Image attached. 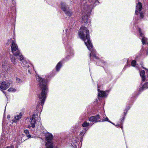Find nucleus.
<instances>
[{
    "mask_svg": "<svg viewBox=\"0 0 148 148\" xmlns=\"http://www.w3.org/2000/svg\"><path fill=\"white\" fill-rule=\"evenodd\" d=\"M143 68L144 69H145V68H144V67H143Z\"/></svg>",
    "mask_w": 148,
    "mask_h": 148,
    "instance_id": "2f4dec72",
    "label": "nucleus"
},
{
    "mask_svg": "<svg viewBox=\"0 0 148 148\" xmlns=\"http://www.w3.org/2000/svg\"><path fill=\"white\" fill-rule=\"evenodd\" d=\"M145 85L148 88V82H147V83H146L145 84Z\"/></svg>",
    "mask_w": 148,
    "mask_h": 148,
    "instance_id": "a878e982",
    "label": "nucleus"
},
{
    "mask_svg": "<svg viewBox=\"0 0 148 148\" xmlns=\"http://www.w3.org/2000/svg\"><path fill=\"white\" fill-rule=\"evenodd\" d=\"M98 2L97 0H87V2L86 1H84L83 3L84 5L83 6V8L86 10L91 9Z\"/></svg>",
    "mask_w": 148,
    "mask_h": 148,
    "instance_id": "20e7f679",
    "label": "nucleus"
},
{
    "mask_svg": "<svg viewBox=\"0 0 148 148\" xmlns=\"http://www.w3.org/2000/svg\"><path fill=\"white\" fill-rule=\"evenodd\" d=\"M10 59L11 61L14 64H16L17 62L15 58L13 57L12 55H11L10 56Z\"/></svg>",
    "mask_w": 148,
    "mask_h": 148,
    "instance_id": "4468645a",
    "label": "nucleus"
},
{
    "mask_svg": "<svg viewBox=\"0 0 148 148\" xmlns=\"http://www.w3.org/2000/svg\"><path fill=\"white\" fill-rule=\"evenodd\" d=\"M88 19V16H85L84 17H82V20L83 22L85 23L87 22Z\"/></svg>",
    "mask_w": 148,
    "mask_h": 148,
    "instance_id": "6ab92c4d",
    "label": "nucleus"
},
{
    "mask_svg": "<svg viewBox=\"0 0 148 148\" xmlns=\"http://www.w3.org/2000/svg\"><path fill=\"white\" fill-rule=\"evenodd\" d=\"M18 138H21V137H20V136H19V137H18Z\"/></svg>",
    "mask_w": 148,
    "mask_h": 148,
    "instance_id": "c756f323",
    "label": "nucleus"
},
{
    "mask_svg": "<svg viewBox=\"0 0 148 148\" xmlns=\"http://www.w3.org/2000/svg\"><path fill=\"white\" fill-rule=\"evenodd\" d=\"M22 116V114L21 112H20L19 114L17 115L16 116H15L14 119H15V120L18 121L21 118Z\"/></svg>",
    "mask_w": 148,
    "mask_h": 148,
    "instance_id": "2eb2a0df",
    "label": "nucleus"
},
{
    "mask_svg": "<svg viewBox=\"0 0 148 148\" xmlns=\"http://www.w3.org/2000/svg\"><path fill=\"white\" fill-rule=\"evenodd\" d=\"M108 118L106 117L105 119H104L103 120V121H108Z\"/></svg>",
    "mask_w": 148,
    "mask_h": 148,
    "instance_id": "b1692460",
    "label": "nucleus"
},
{
    "mask_svg": "<svg viewBox=\"0 0 148 148\" xmlns=\"http://www.w3.org/2000/svg\"><path fill=\"white\" fill-rule=\"evenodd\" d=\"M136 64V61L134 60H133L131 63V65L132 66H135V65Z\"/></svg>",
    "mask_w": 148,
    "mask_h": 148,
    "instance_id": "5701e85b",
    "label": "nucleus"
},
{
    "mask_svg": "<svg viewBox=\"0 0 148 148\" xmlns=\"http://www.w3.org/2000/svg\"><path fill=\"white\" fill-rule=\"evenodd\" d=\"M145 73V71L143 70H141L140 71V75L141 77H142V79L143 81H144L145 79V76H144Z\"/></svg>",
    "mask_w": 148,
    "mask_h": 148,
    "instance_id": "ddd939ff",
    "label": "nucleus"
},
{
    "mask_svg": "<svg viewBox=\"0 0 148 148\" xmlns=\"http://www.w3.org/2000/svg\"><path fill=\"white\" fill-rule=\"evenodd\" d=\"M99 119V115H97L95 116H92L89 119V121L92 122H97L99 121L98 120Z\"/></svg>",
    "mask_w": 148,
    "mask_h": 148,
    "instance_id": "9d476101",
    "label": "nucleus"
},
{
    "mask_svg": "<svg viewBox=\"0 0 148 148\" xmlns=\"http://www.w3.org/2000/svg\"><path fill=\"white\" fill-rule=\"evenodd\" d=\"M17 142H18V143H21V142H22V141L21 140V141H17Z\"/></svg>",
    "mask_w": 148,
    "mask_h": 148,
    "instance_id": "c85d7f7f",
    "label": "nucleus"
},
{
    "mask_svg": "<svg viewBox=\"0 0 148 148\" xmlns=\"http://www.w3.org/2000/svg\"><path fill=\"white\" fill-rule=\"evenodd\" d=\"M62 64L60 62L58 63L56 66V70L57 71H58L61 66Z\"/></svg>",
    "mask_w": 148,
    "mask_h": 148,
    "instance_id": "dca6fc26",
    "label": "nucleus"
},
{
    "mask_svg": "<svg viewBox=\"0 0 148 148\" xmlns=\"http://www.w3.org/2000/svg\"><path fill=\"white\" fill-rule=\"evenodd\" d=\"M78 35L80 38L83 40L88 49L91 51L92 45L90 40L89 30L84 26H82L80 29Z\"/></svg>",
    "mask_w": 148,
    "mask_h": 148,
    "instance_id": "f03ea898",
    "label": "nucleus"
},
{
    "mask_svg": "<svg viewBox=\"0 0 148 148\" xmlns=\"http://www.w3.org/2000/svg\"><path fill=\"white\" fill-rule=\"evenodd\" d=\"M90 125V124L88 123H87L86 121H85L84 122L83 124H82V126L83 127H87Z\"/></svg>",
    "mask_w": 148,
    "mask_h": 148,
    "instance_id": "a211bd4d",
    "label": "nucleus"
},
{
    "mask_svg": "<svg viewBox=\"0 0 148 148\" xmlns=\"http://www.w3.org/2000/svg\"><path fill=\"white\" fill-rule=\"evenodd\" d=\"M10 115H8L7 116V118H10Z\"/></svg>",
    "mask_w": 148,
    "mask_h": 148,
    "instance_id": "cd10ccee",
    "label": "nucleus"
},
{
    "mask_svg": "<svg viewBox=\"0 0 148 148\" xmlns=\"http://www.w3.org/2000/svg\"><path fill=\"white\" fill-rule=\"evenodd\" d=\"M10 41L11 43V49L13 55L16 57L18 56L19 59L22 62L23 60H24V58L21 53L18 49V46L15 43V40L12 39L11 38L10 40H9L8 42Z\"/></svg>",
    "mask_w": 148,
    "mask_h": 148,
    "instance_id": "7ed1b4c3",
    "label": "nucleus"
},
{
    "mask_svg": "<svg viewBox=\"0 0 148 148\" xmlns=\"http://www.w3.org/2000/svg\"><path fill=\"white\" fill-rule=\"evenodd\" d=\"M16 82L19 83H20L22 82V80L20 78H17L16 79Z\"/></svg>",
    "mask_w": 148,
    "mask_h": 148,
    "instance_id": "4be33fe9",
    "label": "nucleus"
},
{
    "mask_svg": "<svg viewBox=\"0 0 148 148\" xmlns=\"http://www.w3.org/2000/svg\"><path fill=\"white\" fill-rule=\"evenodd\" d=\"M10 85V83L6 82H3L0 84V88L3 90L7 89Z\"/></svg>",
    "mask_w": 148,
    "mask_h": 148,
    "instance_id": "6e6552de",
    "label": "nucleus"
},
{
    "mask_svg": "<svg viewBox=\"0 0 148 148\" xmlns=\"http://www.w3.org/2000/svg\"><path fill=\"white\" fill-rule=\"evenodd\" d=\"M94 52H93L92 51L91 52V53L90 55V58L92 56H93V57L97 58L96 56V55L95 54H93Z\"/></svg>",
    "mask_w": 148,
    "mask_h": 148,
    "instance_id": "412c9836",
    "label": "nucleus"
},
{
    "mask_svg": "<svg viewBox=\"0 0 148 148\" xmlns=\"http://www.w3.org/2000/svg\"><path fill=\"white\" fill-rule=\"evenodd\" d=\"M24 132L25 133L27 136L28 138H30L31 137L30 135L29 134V131L28 130H25L24 131Z\"/></svg>",
    "mask_w": 148,
    "mask_h": 148,
    "instance_id": "f3484780",
    "label": "nucleus"
},
{
    "mask_svg": "<svg viewBox=\"0 0 148 148\" xmlns=\"http://www.w3.org/2000/svg\"><path fill=\"white\" fill-rule=\"evenodd\" d=\"M14 147V146L12 145L10 147H7L6 148H13Z\"/></svg>",
    "mask_w": 148,
    "mask_h": 148,
    "instance_id": "393cba45",
    "label": "nucleus"
},
{
    "mask_svg": "<svg viewBox=\"0 0 148 148\" xmlns=\"http://www.w3.org/2000/svg\"><path fill=\"white\" fill-rule=\"evenodd\" d=\"M139 32L140 34V36H141L142 37V41L143 44H144L146 43L147 39L146 38L143 36V34L141 32V30L140 29H139Z\"/></svg>",
    "mask_w": 148,
    "mask_h": 148,
    "instance_id": "9b49d317",
    "label": "nucleus"
},
{
    "mask_svg": "<svg viewBox=\"0 0 148 148\" xmlns=\"http://www.w3.org/2000/svg\"><path fill=\"white\" fill-rule=\"evenodd\" d=\"M46 140L47 142L46 144V146L47 148H53V143L51 141L53 139L52 135L49 133L46 134Z\"/></svg>",
    "mask_w": 148,
    "mask_h": 148,
    "instance_id": "39448f33",
    "label": "nucleus"
},
{
    "mask_svg": "<svg viewBox=\"0 0 148 148\" xmlns=\"http://www.w3.org/2000/svg\"><path fill=\"white\" fill-rule=\"evenodd\" d=\"M84 130H83L81 133H80V134H84Z\"/></svg>",
    "mask_w": 148,
    "mask_h": 148,
    "instance_id": "bb28decb",
    "label": "nucleus"
},
{
    "mask_svg": "<svg viewBox=\"0 0 148 148\" xmlns=\"http://www.w3.org/2000/svg\"><path fill=\"white\" fill-rule=\"evenodd\" d=\"M28 72H30V70H29L28 71Z\"/></svg>",
    "mask_w": 148,
    "mask_h": 148,
    "instance_id": "7c9ffc66",
    "label": "nucleus"
},
{
    "mask_svg": "<svg viewBox=\"0 0 148 148\" xmlns=\"http://www.w3.org/2000/svg\"><path fill=\"white\" fill-rule=\"evenodd\" d=\"M98 95L101 97H103L106 95V92L105 91H99V89H98Z\"/></svg>",
    "mask_w": 148,
    "mask_h": 148,
    "instance_id": "f8f14e48",
    "label": "nucleus"
},
{
    "mask_svg": "<svg viewBox=\"0 0 148 148\" xmlns=\"http://www.w3.org/2000/svg\"><path fill=\"white\" fill-rule=\"evenodd\" d=\"M35 115L34 114H33L32 118H31L29 119V121L30 122V124L29 126V127H32L33 128H34L35 127V123L36 122V120H35Z\"/></svg>",
    "mask_w": 148,
    "mask_h": 148,
    "instance_id": "1a4fd4ad",
    "label": "nucleus"
},
{
    "mask_svg": "<svg viewBox=\"0 0 148 148\" xmlns=\"http://www.w3.org/2000/svg\"><path fill=\"white\" fill-rule=\"evenodd\" d=\"M142 9V5L141 3L140 2H138L136 6V10L135 11V14L138 15L139 13L140 14V17L141 18H143L144 17V15L142 12L141 11Z\"/></svg>",
    "mask_w": 148,
    "mask_h": 148,
    "instance_id": "0eeeda50",
    "label": "nucleus"
},
{
    "mask_svg": "<svg viewBox=\"0 0 148 148\" xmlns=\"http://www.w3.org/2000/svg\"><path fill=\"white\" fill-rule=\"evenodd\" d=\"M16 91V90L15 88H10L8 90V91L9 92H15Z\"/></svg>",
    "mask_w": 148,
    "mask_h": 148,
    "instance_id": "aec40b11",
    "label": "nucleus"
},
{
    "mask_svg": "<svg viewBox=\"0 0 148 148\" xmlns=\"http://www.w3.org/2000/svg\"><path fill=\"white\" fill-rule=\"evenodd\" d=\"M36 76V79L38 82V88L41 91V94L39 95L38 97L42 105L46 99L48 90L47 81L43 79L38 75Z\"/></svg>",
    "mask_w": 148,
    "mask_h": 148,
    "instance_id": "f257e3e1",
    "label": "nucleus"
},
{
    "mask_svg": "<svg viewBox=\"0 0 148 148\" xmlns=\"http://www.w3.org/2000/svg\"><path fill=\"white\" fill-rule=\"evenodd\" d=\"M61 8L68 15L71 16L72 15V13L65 3L62 2L61 3Z\"/></svg>",
    "mask_w": 148,
    "mask_h": 148,
    "instance_id": "423d86ee",
    "label": "nucleus"
}]
</instances>
